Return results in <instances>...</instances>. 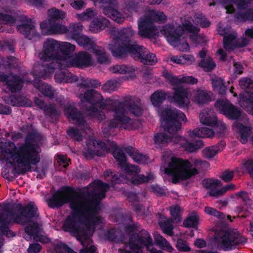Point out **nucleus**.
I'll use <instances>...</instances> for the list:
<instances>
[{"label": "nucleus", "mask_w": 253, "mask_h": 253, "mask_svg": "<svg viewBox=\"0 0 253 253\" xmlns=\"http://www.w3.org/2000/svg\"><path fill=\"white\" fill-rule=\"evenodd\" d=\"M166 93L162 90L155 91L150 97L152 104L155 107H159L166 99Z\"/></svg>", "instance_id": "40"}, {"label": "nucleus", "mask_w": 253, "mask_h": 253, "mask_svg": "<svg viewBox=\"0 0 253 253\" xmlns=\"http://www.w3.org/2000/svg\"><path fill=\"white\" fill-rule=\"evenodd\" d=\"M48 17L51 22H57L64 18L65 13L61 10L52 8L48 10Z\"/></svg>", "instance_id": "47"}, {"label": "nucleus", "mask_w": 253, "mask_h": 253, "mask_svg": "<svg viewBox=\"0 0 253 253\" xmlns=\"http://www.w3.org/2000/svg\"><path fill=\"white\" fill-rule=\"evenodd\" d=\"M77 43L84 49L87 50H92L96 44L88 37L82 35L76 41Z\"/></svg>", "instance_id": "41"}, {"label": "nucleus", "mask_w": 253, "mask_h": 253, "mask_svg": "<svg viewBox=\"0 0 253 253\" xmlns=\"http://www.w3.org/2000/svg\"><path fill=\"white\" fill-rule=\"evenodd\" d=\"M111 147L113 150L112 154L113 157L118 162L119 167L124 166L126 163V159L123 148L119 147L116 143L114 142L111 143Z\"/></svg>", "instance_id": "33"}, {"label": "nucleus", "mask_w": 253, "mask_h": 253, "mask_svg": "<svg viewBox=\"0 0 253 253\" xmlns=\"http://www.w3.org/2000/svg\"><path fill=\"white\" fill-rule=\"evenodd\" d=\"M174 92L173 94L174 101L177 106L182 109H188L190 105V101L188 97V92L186 88L181 86H177L173 88Z\"/></svg>", "instance_id": "23"}, {"label": "nucleus", "mask_w": 253, "mask_h": 253, "mask_svg": "<svg viewBox=\"0 0 253 253\" xmlns=\"http://www.w3.org/2000/svg\"><path fill=\"white\" fill-rule=\"evenodd\" d=\"M81 85L84 87L97 88L101 86V83L97 80L84 79L81 77Z\"/></svg>", "instance_id": "58"}, {"label": "nucleus", "mask_w": 253, "mask_h": 253, "mask_svg": "<svg viewBox=\"0 0 253 253\" xmlns=\"http://www.w3.org/2000/svg\"><path fill=\"white\" fill-rule=\"evenodd\" d=\"M38 135L35 132L28 133L25 136L24 142L18 147H15L13 150L17 160L25 164V168L15 169L18 174L24 175L31 171V166L38 165L41 161V149L38 144L34 143Z\"/></svg>", "instance_id": "4"}, {"label": "nucleus", "mask_w": 253, "mask_h": 253, "mask_svg": "<svg viewBox=\"0 0 253 253\" xmlns=\"http://www.w3.org/2000/svg\"><path fill=\"white\" fill-rule=\"evenodd\" d=\"M110 22L108 19L101 16L94 17L89 25V30L96 33L108 27Z\"/></svg>", "instance_id": "29"}, {"label": "nucleus", "mask_w": 253, "mask_h": 253, "mask_svg": "<svg viewBox=\"0 0 253 253\" xmlns=\"http://www.w3.org/2000/svg\"><path fill=\"white\" fill-rule=\"evenodd\" d=\"M163 76L167 80L169 81V84L172 85H176L182 84L181 78L179 79L176 76L172 75L168 71H164L163 72Z\"/></svg>", "instance_id": "55"}, {"label": "nucleus", "mask_w": 253, "mask_h": 253, "mask_svg": "<svg viewBox=\"0 0 253 253\" xmlns=\"http://www.w3.org/2000/svg\"><path fill=\"white\" fill-rule=\"evenodd\" d=\"M77 192L73 187L68 186L58 190L47 200L48 207L54 209L59 208L65 204L70 203L76 199Z\"/></svg>", "instance_id": "12"}, {"label": "nucleus", "mask_w": 253, "mask_h": 253, "mask_svg": "<svg viewBox=\"0 0 253 253\" xmlns=\"http://www.w3.org/2000/svg\"><path fill=\"white\" fill-rule=\"evenodd\" d=\"M239 85L242 89L247 92V89H253V81L250 78H243L240 79Z\"/></svg>", "instance_id": "63"}, {"label": "nucleus", "mask_w": 253, "mask_h": 253, "mask_svg": "<svg viewBox=\"0 0 253 253\" xmlns=\"http://www.w3.org/2000/svg\"><path fill=\"white\" fill-rule=\"evenodd\" d=\"M85 150V157L90 159L95 156H103L110 152V149L105 142L95 139H90L87 142Z\"/></svg>", "instance_id": "18"}, {"label": "nucleus", "mask_w": 253, "mask_h": 253, "mask_svg": "<svg viewBox=\"0 0 253 253\" xmlns=\"http://www.w3.org/2000/svg\"><path fill=\"white\" fill-rule=\"evenodd\" d=\"M202 183L205 188L210 189L209 192L210 196L215 198L219 197V194H216V195H213L212 194L218 191V189L217 188L221 186L220 180L218 179H205L203 180Z\"/></svg>", "instance_id": "34"}, {"label": "nucleus", "mask_w": 253, "mask_h": 253, "mask_svg": "<svg viewBox=\"0 0 253 253\" xmlns=\"http://www.w3.org/2000/svg\"><path fill=\"white\" fill-rule=\"evenodd\" d=\"M84 218V223L85 224V227H88V230H89V226L90 225L95 226L101 223V218L99 216L93 215L87 216L86 217Z\"/></svg>", "instance_id": "52"}, {"label": "nucleus", "mask_w": 253, "mask_h": 253, "mask_svg": "<svg viewBox=\"0 0 253 253\" xmlns=\"http://www.w3.org/2000/svg\"><path fill=\"white\" fill-rule=\"evenodd\" d=\"M194 57L191 55L182 54L179 56H173L171 57L170 60L173 63L178 64H185L187 61H192Z\"/></svg>", "instance_id": "54"}, {"label": "nucleus", "mask_w": 253, "mask_h": 253, "mask_svg": "<svg viewBox=\"0 0 253 253\" xmlns=\"http://www.w3.org/2000/svg\"><path fill=\"white\" fill-rule=\"evenodd\" d=\"M84 100L90 104V109L86 111H144L141 99L136 96L127 95L122 101L104 99L103 96L93 89H87L84 94Z\"/></svg>", "instance_id": "2"}, {"label": "nucleus", "mask_w": 253, "mask_h": 253, "mask_svg": "<svg viewBox=\"0 0 253 253\" xmlns=\"http://www.w3.org/2000/svg\"><path fill=\"white\" fill-rule=\"evenodd\" d=\"M199 218L196 215H189L187 217L183 222V225L186 228H197Z\"/></svg>", "instance_id": "50"}, {"label": "nucleus", "mask_w": 253, "mask_h": 253, "mask_svg": "<svg viewBox=\"0 0 253 253\" xmlns=\"http://www.w3.org/2000/svg\"><path fill=\"white\" fill-rule=\"evenodd\" d=\"M222 114L228 119L235 121V122H238L239 121H242L243 112H219Z\"/></svg>", "instance_id": "59"}, {"label": "nucleus", "mask_w": 253, "mask_h": 253, "mask_svg": "<svg viewBox=\"0 0 253 253\" xmlns=\"http://www.w3.org/2000/svg\"><path fill=\"white\" fill-rule=\"evenodd\" d=\"M132 237L134 240H132V237L129 239V246L132 250L141 251L143 247L149 248L153 245L150 234L144 229L141 230L138 233H133Z\"/></svg>", "instance_id": "16"}, {"label": "nucleus", "mask_w": 253, "mask_h": 253, "mask_svg": "<svg viewBox=\"0 0 253 253\" xmlns=\"http://www.w3.org/2000/svg\"><path fill=\"white\" fill-rule=\"evenodd\" d=\"M171 137L164 132L156 133L153 137L154 143L157 145H165L171 140Z\"/></svg>", "instance_id": "45"}, {"label": "nucleus", "mask_w": 253, "mask_h": 253, "mask_svg": "<svg viewBox=\"0 0 253 253\" xmlns=\"http://www.w3.org/2000/svg\"><path fill=\"white\" fill-rule=\"evenodd\" d=\"M155 178L154 175L152 173L149 174L147 176L144 174H136L131 177V183L134 185H138L140 184L150 182Z\"/></svg>", "instance_id": "43"}, {"label": "nucleus", "mask_w": 253, "mask_h": 253, "mask_svg": "<svg viewBox=\"0 0 253 253\" xmlns=\"http://www.w3.org/2000/svg\"><path fill=\"white\" fill-rule=\"evenodd\" d=\"M160 31L162 34L166 37L168 42L173 45L180 43V38L185 32L193 34L194 35L191 37V39L193 41L197 42V34L200 31V29L190 23H185L176 27H174L173 24H168L163 26Z\"/></svg>", "instance_id": "8"}, {"label": "nucleus", "mask_w": 253, "mask_h": 253, "mask_svg": "<svg viewBox=\"0 0 253 253\" xmlns=\"http://www.w3.org/2000/svg\"><path fill=\"white\" fill-rule=\"evenodd\" d=\"M73 66L83 69L92 65V57L86 52H80L72 60Z\"/></svg>", "instance_id": "27"}, {"label": "nucleus", "mask_w": 253, "mask_h": 253, "mask_svg": "<svg viewBox=\"0 0 253 253\" xmlns=\"http://www.w3.org/2000/svg\"><path fill=\"white\" fill-rule=\"evenodd\" d=\"M233 127L237 128L240 135V141L243 144L248 141V138L252 132V127L250 126H246L242 123L234 122L232 125Z\"/></svg>", "instance_id": "32"}, {"label": "nucleus", "mask_w": 253, "mask_h": 253, "mask_svg": "<svg viewBox=\"0 0 253 253\" xmlns=\"http://www.w3.org/2000/svg\"><path fill=\"white\" fill-rule=\"evenodd\" d=\"M7 146L10 148L7 147H1V155L0 156V160L2 161L4 160L7 163L10 164L11 165L13 164V163L10 161V159H12L13 162L17 163L18 165H21L23 168H25V164L21 163L18 162L16 157L15 154L13 152V150H14L15 147H17L15 143L12 141H8L7 142Z\"/></svg>", "instance_id": "25"}, {"label": "nucleus", "mask_w": 253, "mask_h": 253, "mask_svg": "<svg viewBox=\"0 0 253 253\" xmlns=\"http://www.w3.org/2000/svg\"><path fill=\"white\" fill-rule=\"evenodd\" d=\"M56 67L53 64H44L39 67L38 69H34L31 73L34 76V86L44 96L50 99L54 98V90L51 85L42 83V80H44L50 78Z\"/></svg>", "instance_id": "10"}, {"label": "nucleus", "mask_w": 253, "mask_h": 253, "mask_svg": "<svg viewBox=\"0 0 253 253\" xmlns=\"http://www.w3.org/2000/svg\"><path fill=\"white\" fill-rule=\"evenodd\" d=\"M91 51L96 56L98 63L103 64L109 62V55L102 47L98 46L96 45Z\"/></svg>", "instance_id": "38"}, {"label": "nucleus", "mask_w": 253, "mask_h": 253, "mask_svg": "<svg viewBox=\"0 0 253 253\" xmlns=\"http://www.w3.org/2000/svg\"><path fill=\"white\" fill-rule=\"evenodd\" d=\"M199 66L203 68L205 71L211 72L215 67L216 65L213 60L209 57L206 59H202L199 63Z\"/></svg>", "instance_id": "51"}, {"label": "nucleus", "mask_w": 253, "mask_h": 253, "mask_svg": "<svg viewBox=\"0 0 253 253\" xmlns=\"http://www.w3.org/2000/svg\"><path fill=\"white\" fill-rule=\"evenodd\" d=\"M8 216V215H7L3 211L2 212H0V233L7 238H10L15 236V234L9 229V226L11 221L7 218Z\"/></svg>", "instance_id": "28"}, {"label": "nucleus", "mask_w": 253, "mask_h": 253, "mask_svg": "<svg viewBox=\"0 0 253 253\" xmlns=\"http://www.w3.org/2000/svg\"><path fill=\"white\" fill-rule=\"evenodd\" d=\"M87 115L90 118L94 121L101 122L105 120L106 116L104 112H65V116H66L70 122L73 124L82 127L90 129L87 127V124L84 117V115Z\"/></svg>", "instance_id": "13"}, {"label": "nucleus", "mask_w": 253, "mask_h": 253, "mask_svg": "<svg viewBox=\"0 0 253 253\" xmlns=\"http://www.w3.org/2000/svg\"><path fill=\"white\" fill-rule=\"evenodd\" d=\"M212 93L205 89L198 88L193 91V100L200 106L209 103L211 101Z\"/></svg>", "instance_id": "26"}, {"label": "nucleus", "mask_w": 253, "mask_h": 253, "mask_svg": "<svg viewBox=\"0 0 253 253\" xmlns=\"http://www.w3.org/2000/svg\"><path fill=\"white\" fill-rule=\"evenodd\" d=\"M215 112H200L199 119L201 124L211 126H215L218 136L223 137L226 129V125L223 122L217 121Z\"/></svg>", "instance_id": "17"}, {"label": "nucleus", "mask_w": 253, "mask_h": 253, "mask_svg": "<svg viewBox=\"0 0 253 253\" xmlns=\"http://www.w3.org/2000/svg\"><path fill=\"white\" fill-rule=\"evenodd\" d=\"M206 161L200 159H195L192 163L188 160L172 157L168 165L165 169V173L169 176H172V182L177 183L180 180H187L192 177L198 174L199 166Z\"/></svg>", "instance_id": "5"}, {"label": "nucleus", "mask_w": 253, "mask_h": 253, "mask_svg": "<svg viewBox=\"0 0 253 253\" xmlns=\"http://www.w3.org/2000/svg\"><path fill=\"white\" fill-rule=\"evenodd\" d=\"M213 90L220 94L225 93L226 87L223 79L218 77H215L211 80Z\"/></svg>", "instance_id": "42"}, {"label": "nucleus", "mask_w": 253, "mask_h": 253, "mask_svg": "<svg viewBox=\"0 0 253 253\" xmlns=\"http://www.w3.org/2000/svg\"><path fill=\"white\" fill-rule=\"evenodd\" d=\"M194 137L190 138L193 140L192 142H189L187 139L181 136H177L174 141L178 143L184 150L190 153L194 152L201 149L204 146L203 141L200 139H196Z\"/></svg>", "instance_id": "22"}, {"label": "nucleus", "mask_w": 253, "mask_h": 253, "mask_svg": "<svg viewBox=\"0 0 253 253\" xmlns=\"http://www.w3.org/2000/svg\"><path fill=\"white\" fill-rule=\"evenodd\" d=\"M205 212L210 215L214 216L220 219H223L225 218V214L213 208L206 207L204 209Z\"/></svg>", "instance_id": "62"}, {"label": "nucleus", "mask_w": 253, "mask_h": 253, "mask_svg": "<svg viewBox=\"0 0 253 253\" xmlns=\"http://www.w3.org/2000/svg\"><path fill=\"white\" fill-rule=\"evenodd\" d=\"M55 100L57 103L64 109L63 111H79L76 107V103L72 100L66 99L63 95L56 96Z\"/></svg>", "instance_id": "35"}, {"label": "nucleus", "mask_w": 253, "mask_h": 253, "mask_svg": "<svg viewBox=\"0 0 253 253\" xmlns=\"http://www.w3.org/2000/svg\"><path fill=\"white\" fill-rule=\"evenodd\" d=\"M9 206V204L4 206L2 211L16 224L25 225L32 219H37L39 217V210L34 202L30 201L25 205L20 203L16 204L14 208L16 212Z\"/></svg>", "instance_id": "7"}, {"label": "nucleus", "mask_w": 253, "mask_h": 253, "mask_svg": "<svg viewBox=\"0 0 253 253\" xmlns=\"http://www.w3.org/2000/svg\"><path fill=\"white\" fill-rule=\"evenodd\" d=\"M67 134L71 139L78 142H80L83 140V135L80 131L76 128L71 127L67 130Z\"/></svg>", "instance_id": "60"}, {"label": "nucleus", "mask_w": 253, "mask_h": 253, "mask_svg": "<svg viewBox=\"0 0 253 253\" xmlns=\"http://www.w3.org/2000/svg\"><path fill=\"white\" fill-rule=\"evenodd\" d=\"M21 21L24 23L17 26L18 32L24 35L26 38L32 40L34 37L38 36L35 26L31 23V20L26 16L21 17Z\"/></svg>", "instance_id": "21"}, {"label": "nucleus", "mask_w": 253, "mask_h": 253, "mask_svg": "<svg viewBox=\"0 0 253 253\" xmlns=\"http://www.w3.org/2000/svg\"><path fill=\"white\" fill-rule=\"evenodd\" d=\"M59 49L60 42L52 39H47L43 43L41 59L44 61H52L49 64L58 67Z\"/></svg>", "instance_id": "15"}, {"label": "nucleus", "mask_w": 253, "mask_h": 253, "mask_svg": "<svg viewBox=\"0 0 253 253\" xmlns=\"http://www.w3.org/2000/svg\"><path fill=\"white\" fill-rule=\"evenodd\" d=\"M221 247L224 251L235 249L238 246L244 245L247 240L237 231V229L228 230L220 238Z\"/></svg>", "instance_id": "14"}, {"label": "nucleus", "mask_w": 253, "mask_h": 253, "mask_svg": "<svg viewBox=\"0 0 253 253\" xmlns=\"http://www.w3.org/2000/svg\"><path fill=\"white\" fill-rule=\"evenodd\" d=\"M82 30L83 26L81 24L79 23L75 24L73 25L72 29L70 30L69 35L72 39L76 41L82 35H81Z\"/></svg>", "instance_id": "56"}, {"label": "nucleus", "mask_w": 253, "mask_h": 253, "mask_svg": "<svg viewBox=\"0 0 253 253\" xmlns=\"http://www.w3.org/2000/svg\"><path fill=\"white\" fill-rule=\"evenodd\" d=\"M109 188V184L96 180L77 192L74 201L81 209L84 217L99 213L100 201L106 197Z\"/></svg>", "instance_id": "3"}, {"label": "nucleus", "mask_w": 253, "mask_h": 253, "mask_svg": "<svg viewBox=\"0 0 253 253\" xmlns=\"http://www.w3.org/2000/svg\"><path fill=\"white\" fill-rule=\"evenodd\" d=\"M75 48V45L69 42H60L59 60L57 65V68L62 69L63 68V64H62V62L72 57Z\"/></svg>", "instance_id": "24"}, {"label": "nucleus", "mask_w": 253, "mask_h": 253, "mask_svg": "<svg viewBox=\"0 0 253 253\" xmlns=\"http://www.w3.org/2000/svg\"><path fill=\"white\" fill-rule=\"evenodd\" d=\"M167 16L162 12L151 10L149 14L138 20V34L143 38H151L158 33V28L154 25V22H165Z\"/></svg>", "instance_id": "9"}, {"label": "nucleus", "mask_w": 253, "mask_h": 253, "mask_svg": "<svg viewBox=\"0 0 253 253\" xmlns=\"http://www.w3.org/2000/svg\"><path fill=\"white\" fill-rule=\"evenodd\" d=\"M114 118L108 123V128L102 127L103 134L106 135L110 134L112 128L121 127L123 125H126L129 122L130 119L126 115L128 112H114Z\"/></svg>", "instance_id": "20"}, {"label": "nucleus", "mask_w": 253, "mask_h": 253, "mask_svg": "<svg viewBox=\"0 0 253 253\" xmlns=\"http://www.w3.org/2000/svg\"><path fill=\"white\" fill-rule=\"evenodd\" d=\"M189 137H197L198 139L200 138L211 137L214 134L215 131L211 128L206 126L201 127H197L193 130H189L188 132Z\"/></svg>", "instance_id": "30"}, {"label": "nucleus", "mask_w": 253, "mask_h": 253, "mask_svg": "<svg viewBox=\"0 0 253 253\" xmlns=\"http://www.w3.org/2000/svg\"><path fill=\"white\" fill-rule=\"evenodd\" d=\"M134 31L129 28H123L115 31L109 48L112 55L118 59L126 57L129 54L135 60L145 65H153L157 62L154 53H150L146 48L138 45L131 39Z\"/></svg>", "instance_id": "1"}, {"label": "nucleus", "mask_w": 253, "mask_h": 253, "mask_svg": "<svg viewBox=\"0 0 253 253\" xmlns=\"http://www.w3.org/2000/svg\"><path fill=\"white\" fill-rule=\"evenodd\" d=\"M68 31L67 28L56 22H52L49 28V35L53 34H63Z\"/></svg>", "instance_id": "49"}, {"label": "nucleus", "mask_w": 253, "mask_h": 253, "mask_svg": "<svg viewBox=\"0 0 253 253\" xmlns=\"http://www.w3.org/2000/svg\"><path fill=\"white\" fill-rule=\"evenodd\" d=\"M175 247L178 251L181 252L186 253L191 251V248L188 242L181 238H178L177 240Z\"/></svg>", "instance_id": "57"}, {"label": "nucleus", "mask_w": 253, "mask_h": 253, "mask_svg": "<svg viewBox=\"0 0 253 253\" xmlns=\"http://www.w3.org/2000/svg\"><path fill=\"white\" fill-rule=\"evenodd\" d=\"M121 176V174L116 171H113L110 169H106L104 172L105 179L110 181L113 185L122 182Z\"/></svg>", "instance_id": "39"}, {"label": "nucleus", "mask_w": 253, "mask_h": 253, "mask_svg": "<svg viewBox=\"0 0 253 253\" xmlns=\"http://www.w3.org/2000/svg\"><path fill=\"white\" fill-rule=\"evenodd\" d=\"M0 82L5 83L8 89L11 92H16L20 90L23 86V80L17 75L13 73H5L0 71Z\"/></svg>", "instance_id": "19"}, {"label": "nucleus", "mask_w": 253, "mask_h": 253, "mask_svg": "<svg viewBox=\"0 0 253 253\" xmlns=\"http://www.w3.org/2000/svg\"><path fill=\"white\" fill-rule=\"evenodd\" d=\"M123 171H125L126 173L129 175H136L138 174L140 172V169L137 166L127 164L122 166L120 167Z\"/></svg>", "instance_id": "53"}, {"label": "nucleus", "mask_w": 253, "mask_h": 253, "mask_svg": "<svg viewBox=\"0 0 253 253\" xmlns=\"http://www.w3.org/2000/svg\"><path fill=\"white\" fill-rule=\"evenodd\" d=\"M135 71V68L133 66L125 64L116 65L112 68V71L114 73L121 74L132 73Z\"/></svg>", "instance_id": "46"}, {"label": "nucleus", "mask_w": 253, "mask_h": 253, "mask_svg": "<svg viewBox=\"0 0 253 253\" xmlns=\"http://www.w3.org/2000/svg\"><path fill=\"white\" fill-rule=\"evenodd\" d=\"M217 111H240L227 99H217L214 104Z\"/></svg>", "instance_id": "36"}, {"label": "nucleus", "mask_w": 253, "mask_h": 253, "mask_svg": "<svg viewBox=\"0 0 253 253\" xmlns=\"http://www.w3.org/2000/svg\"><path fill=\"white\" fill-rule=\"evenodd\" d=\"M239 104L242 107L247 109V111H249L248 108L252 109L251 111L253 110V98L243 97L240 100Z\"/></svg>", "instance_id": "64"}, {"label": "nucleus", "mask_w": 253, "mask_h": 253, "mask_svg": "<svg viewBox=\"0 0 253 253\" xmlns=\"http://www.w3.org/2000/svg\"><path fill=\"white\" fill-rule=\"evenodd\" d=\"M235 18L242 21H253V8H249L246 12L238 11L235 15Z\"/></svg>", "instance_id": "48"}, {"label": "nucleus", "mask_w": 253, "mask_h": 253, "mask_svg": "<svg viewBox=\"0 0 253 253\" xmlns=\"http://www.w3.org/2000/svg\"><path fill=\"white\" fill-rule=\"evenodd\" d=\"M77 206L74 201L69 204L72 211L63 222V230L76 237L82 245H84V242L89 238L88 229L82 225L81 224L84 223V217L81 209Z\"/></svg>", "instance_id": "6"}, {"label": "nucleus", "mask_w": 253, "mask_h": 253, "mask_svg": "<svg viewBox=\"0 0 253 253\" xmlns=\"http://www.w3.org/2000/svg\"><path fill=\"white\" fill-rule=\"evenodd\" d=\"M26 225V226L24 228L25 233L23 234V237L27 240L31 238L34 239L36 235L41 232V228L37 222L31 221Z\"/></svg>", "instance_id": "31"}, {"label": "nucleus", "mask_w": 253, "mask_h": 253, "mask_svg": "<svg viewBox=\"0 0 253 253\" xmlns=\"http://www.w3.org/2000/svg\"><path fill=\"white\" fill-rule=\"evenodd\" d=\"M161 126L170 134L177 133L181 128L180 121L186 122L187 118L183 112H158Z\"/></svg>", "instance_id": "11"}, {"label": "nucleus", "mask_w": 253, "mask_h": 253, "mask_svg": "<svg viewBox=\"0 0 253 253\" xmlns=\"http://www.w3.org/2000/svg\"><path fill=\"white\" fill-rule=\"evenodd\" d=\"M181 208L178 206L170 207V213L173 218V220L176 223H180L181 221L180 215Z\"/></svg>", "instance_id": "61"}, {"label": "nucleus", "mask_w": 253, "mask_h": 253, "mask_svg": "<svg viewBox=\"0 0 253 253\" xmlns=\"http://www.w3.org/2000/svg\"><path fill=\"white\" fill-rule=\"evenodd\" d=\"M223 47L227 51H232L237 47V39L236 35L230 34L223 37Z\"/></svg>", "instance_id": "37"}, {"label": "nucleus", "mask_w": 253, "mask_h": 253, "mask_svg": "<svg viewBox=\"0 0 253 253\" xmlns=\"http://www.w3.org/2000/svg\"><path fill=\"white\" fill-rule=\"evenodd\" d=\"M34 102L35 105L42 111H57L56 105L54 103L47 104L44 101L37 97H34Z\"/></svg>", "instance_id": "44"}]
</instances>
